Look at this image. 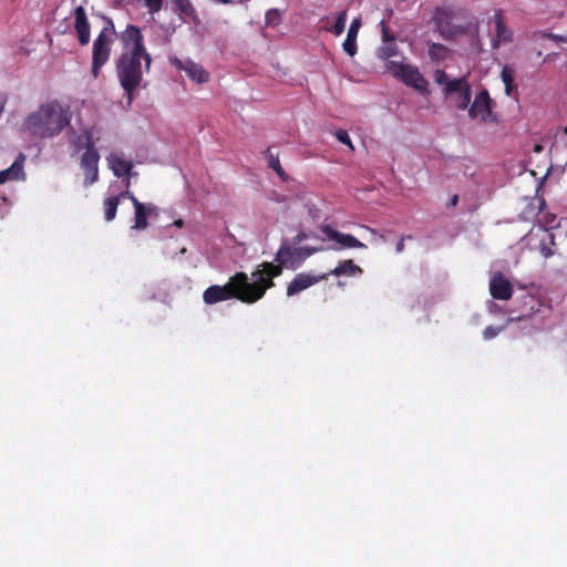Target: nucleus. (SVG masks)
Wrapping results in <instances>:
<instances>
[{"instance_id":"nucleus-1","label":"nucleus","mask_w":567,"mask_h":567,"mask_svg":"<svg viewBox=\"0 0 567 567\" xmlns=\"http://www.w3.org/2000/svg\"><path fill=\"white\" fill-rule=\"evenodd\" d=\"M118 38L123 52L116 61V75L131 104L134 91L143 79L142 60L145 62V70L150 71L152 58L145 49L144 37L136 25L128 24Z\"/></svg>"},{"instance_id":"nucleus-2","label":"nucleus","mask_w":567,"mask_h":567,"mask_svg":"<svg viewBox=\"0 0 567 567\" xmlns=\"http://www.w3.org/2000/svg\"><path fill=\"white\" fill-rule=\"evenodd\" d=\"M71 118L70 107L53 100L28 114L21 124V131L32 141L54 138L70 126Z\"/></svg>"},{"instance_id":"nucleus-3","label":"nucleus","mask_w":567,"mask_h":567,"mask_svg":"<svg viewBox=\"0 0 567 567\" xmlns=\"http://www.w3.org/2000/svg\"><path fill=\"white\" fill-rule=\"evenodd\" d=\"M282 268L272 262L265 261L260 268L252 272L255 280L249 281L247 277V286L245 289L244 303H255L260 300L266 291L275 286L274 278L280 276Z\"/></svg>"},{"instance_id":"nucleus-4","label":"nucleus","mask_w":567,"mask_h":567,"mask_svg":"<svg viewBox=\"0 0 567 567\" xmlns=\"http://www.w3.org/2000/svg\"><path fill=\"white\" fill-rule=\"evenodd\" d=\"M247 286V275L245 272H236L231 276L226 285H212L203 292V300L206 305H215L217 302L237 299L244 302L245 289Z\"/></svg>"},{"instance_id":"nucleus-5","label":"nucleus","mask_w":567,"mask_h":567,"mask_svg":"<svg viewBox=\"0 0 567 567\" xmlns=\"http://www.w3.org/2000/svg\"><path fill=\"white\" fill-rule=\"evenodd\" d=\"M116 37L115 25L111 18H104V27L93 41L92 48V74L96 79L101 68L109 61L111 48Z\"/></svg>"},{"instance_id":"nucleus-6","label":"nucleus","mask_w":567,"mask_h":567,"mask_svg":"<svg viewBox=\"0 0 567 567\" xmlns=\"http://www.w3.org/2000/svg\"><path fill=\"white\" fill-rule=\"evenodd\" d=\"M386 70L405 85L413 87L422 94H429V82L420 70L411 64L396 61H388Z\"/></svg>"},{"instance_id":"nucleus-7","label":"nucleus","mask_w":567,"mask_h":567,"mask_svg":"<svg viewBox=\"0 0 567 567\" xmlns=\"http://www.w3.org/2000/svg\"><path fill=\"white\" fill-rule=\"evenodd\" d=\"M319 251L316 247H291L290 245L284 243L277 254L275 260L278 262V266L281 268H291L296 269L299 267L307 258L312 256Z\"/></svg>"},{"instance_id":"nucleus-8","label":"nucleus","mask_w":567,"mask_h":567,"mask_svg":"<svg viewBox=\"0 0 567 567\" xmlns=\"http://www.w3.org/2000/svg\"><path fill=\"white\" fill-rule=\"evenodd\" d=\"M454 10L451 6H440L433 11L432 21L435 30L444 40L454 39L460 32L453 24Z\"/></svg>"},{"instance_id":"nucleus-9","label":"nucleus","mask_w":567,"mask_h":567,"mask_svg":"<svg viewBox=\"0 0 567 567\" xmlns=\"http://www.w3.org/2000/svg\"><path fill=\"white\" fill-rule=\"evenodd\" d=\"M85 148L86 151L83 153L81 158V167L85 173V182L87 184H93L99 178L100 155L94 147L92 132L89 130H85Z\"/></svg>"},{"instance_id":"nucleus-10","label":"nucleus","mask_w":567,"mask_h":567,"mask_svg":"<svg viewBox=\"0 0 567 567\" xmlns=\"http://www.w3.org/2000/svg\"><path fill=\"white\" fill-rule=\"evenodd\" d=\"M493 101L487 90L481 91L468 105V116L480 118L482 122H491L495 118L492 112Z\"/></svg>"},{"instance_id":"nucleus-11","label":"nucleus","mask_w":567,"mask_h":567,"mask_svg":"<svg viewBox=\"0 0 567 567\" xmlns=\"http://www.w3.org/2000/svg\"><path fill=\"white\" fill-rule=\"evenodd\" d=\"M443 93L445 96L456 94L458 110H466L471 103L472 90L466 78L453 79L449 86L444 87Z\"/></svg>"},{"instance_id":"nucleus-12","label":"nucleus","mask_w":567,"mask_h":567,"mask_svg":"<svg viewBox=\"0 0 567 567\" xmlns=\"http://www.w3.org/2000/svg\"><path fill=\"white\" fill-rule=\"evenodd\" d=\"M320 230L328 239L333 240L338 247L334 249L367 248V245L360 241L351 234H344L336 230L331 225H321Z\"/></svg>"},{"instance_id":"nucleus-13","label":"nucleus","mask_w":567,"mask_h":567,"mask_svg":"<svg viewBox=\"0 0 567 567\" xmlns=\"http://www.w3.org/2000/svg\"><path fill=\"white\" fill-rule=\"evenodd\" d=\"M171 63L178 70L186 72L187 76L196 83H206L209 81V73L198 63L192 60L182 61L174 56L171 58Z\"/></svg>"},{"instance_id":"nucleus-14","label":"nucleus","mask_w":567,"mask_h":567,"mask_svg":"<svg viewBox=\"0 0 567 567\" xmlns=\"http://www.w3.org/2000/svg\"><path fill=\"white\" fill-rule=\"evenodd\" d=\"M512 282L502 274L495 272L489 281V292L494 299L509 300L513 296Z\"/></svg>"},{"instance_id":"nucleus-15","label":"nucleus","mask_w":567,"mask_h":567,"mask_svg":"<svg viewBox=\"0 0 567 567\" xmlns=\"http://www.w3.org/2000/svg\"><path fill=\"white\" fill-rule=\"evenodd\" d=\"M74 17V29L78 35L79 43L86 45L91 39V25L86 17L85 9L82 6H78L73 10Z\"/></svg>"},{"instance_id":"nucleus-16","label":"nucleus","mask_w":567,"mask_h":567,"mask_svg":"<svg viewBox=\"0 0 567 567\" xmlns=\"http://www.w3.org/2000/svg\"><path fill=\"white\" fill-rule=\"evenodd\" d=\"M328 278V275L320 276H311L310 274L300 272L295 276L292 281L287 287V296H295L302 290L313 286L315 284L324 280Z\"/></svg>"},{"instance_id":"nucleus-17","label":"nucleus","mask_w":567,"mask_h":567,"mask_svg":"<svg viewBox=\"0 0 567 567\" xmlns=\"http://www.w3.org/2000/svg\"><path fill=\"white\" fill-rule=\"evenodd\" d=\"M130 199L132 200V204L135 208L133 228L137 230H143L147 227V216H151L153 213H155L156 207L152 205H144L132 193L130 194Z\"/></svg>"},{"instance_id":"nucleus-18","label":"nucleus","mask_w":567,"mask_h":567,"mask_svg":"<svg viewBox=\"0 0 567 567\" xmlns=\"http://www.w3.org/2000/svg\"><path fill=\"white\" fill-rule=\"evenodd\" d=\"M172 11L183 21L199 22L197 11L190 0H171Z\"/></svg>"},{"instance_id":"nucleus-19","label":"nucleus","mask_w":567,"mask_h":567,"mask_svg":"<svg viewBox=\"0 0 567 567\" xmlns=\"http://www.w3.org/2000/svg\"><path fill=\"white\" fill-rule=\"evenodd\" d=\"M23 162L24 155L20 154L9 168L0 171V184H4L10 179L23 178Z\"/></svg>"},{"instance_id":"nucleus-20","label":"nucleus","mask_w":567,"mask_h":567,"mask_svg":"<svg viewBox=\"0 0 567 567\" xmlns=\"http://www.w3.org/2000/svg\"><path fill=\"white\" fill-rule=\"evenodd\" d=\"M363 270L360 266L354 264L352 259L342 260L338 264V266L331 269L327 275L329 276H348L353 277L357 275H362Z\"/></svg>"},{"instance_id":"nucleus-21","label":"nucleus","mask_w":567,"mask_h":567,"mask_svg":"<svg viewBox=\"0 0 567 567\" xmlns=\"http://www.w3.org/2000/svg\"><path fill=\"white\" fill-rule=\"evenodd\" d=\"M496 27V39L493 40V48H497L501 42L508 43L513 39V32L504 23L501 12H496L494 16Z\"/></svg>"},{"instance_id":"nucleus-22","label":"nucleus","mask_w":567,"mask_h":567,"mask_svg":"<svg viewBox=\"0 0 567 567\" xmlns=\"http://www.w3.org/2000/svg\"><path fill=\"white\" fill-rule=\"evenodd\" d=\"M109 164L111 169L113 171V174L116 177H122L131 174L132 171V163L127 162L123 157L112 154L107 157Z\"/></svg>"},{"instance_id":"nucleus-23","label":"nucleus","mask_w":567,"mask_h":567,"mask_svg":"<svg viewBox=\"0 0 567 567\" xmlns=\"http://www.w3.org/2000/svg\"><path fill=\"white\" fill-rule=\"evenodd\" d=\"M360 25H361V23H360L359 19H354L351 22L350 28L348 30L347 38L342 44L343 50L350 56H353L357 53V37H358V31H359Z\"/></svg>"},{"instance_id":"nucleus-24","label":"nucleus","mask_w":567,"mask_h":567,"mask_svg":"<svg viewBox=\"0 0 567 567\" xmlns=\"http://www.w3.org/2000/svg\"><path fill=\"white\" fill-rule=\"evenodd\" d=\"M130 192H122L117 196H111L104 200V218L106 221H112L117 212L120 199L123 197L130 198Z\"/></svg>"},{"instance_id":"nucleus-25","label":"nucleus","mask_w":567,"mask_h":567,"mask_svg":"<svg viewBox=\"0 0 567 567\" xmlns=\"http://www.w3.org/2000/svg\"><path fill=\"white\" fill-rule=\"evenodd\" d=\"M265 156L268 161V167L274 169L282 181H285V182L288 181V175L286 174V172L284 171V168L280 164L278 154H274L271 148L268 147L265 151Z\"/></svg>"},{"instance_id":"nucleus-26","label":"nucleus","mask_w":567,"mask_h":567,"mask_svg":"<svg viewBox=\"0 0 567 567\" xmlns=\"http://www.w3.org/2000/svg\"><path fill=\"white\" fill-rule=\"evenodd\" d=\"M450 54V49L441 43L431 42L429 44V56L432 61H444Z\"/></svg>"},{"instance_id":"nucleus-27","label":"nucleus","mask_w":567,"mask_h":567,"mask_svg":"<svg viewBox=\"0 0 567 567\" xmlns=\"http://www.w3.org/2000/svg\"><path fill=\"white\" fill-rule=\"evenodd\" d=\"M501 78L505 85V93L509 96L514 90V70L511 66L505 65L502 69Z\"/></svg>"},{"instance_id":"nucleus-28","label":"nucleus","mask_w":567,"mask_h":567,"mask_svg":"<svg viewBox=\"0 0 567 567\" xmlns=\"http://www.w3.org/2000/svg\"><path fill=\"white\" fill-rule=\"evenodd\" d=\"M399 48L395 43V41L385 42L383 45L379 49V56L389 60L390 58L398 55Z\"/></svg>"},{"instance_id":"nucleus-29","label":"nucleus","mask_w":567,"mask_h":567,"mask_svg":"<svg viewBox=\"0 0 567 567\" xmlns=\"http://www.w3.org/2000/svg\"><path fill=\"white\" fill-rule=\"evenodd\" d=\"M554 245H555V236H554V234H548V240L547 241L542 240V243L539 245V251H540L542 256L545 258L551 257L555 252L550 248V246H554Z\"/></svg>"},{"instance_id":"nucleus-30","label":"nucleus","mask_w":567,"mask_h":567,"mask_svg":"<svg viewBox=\"0 0 567 567\" xmlns=\"http://www.w3.org/2000/svg\"><path fill=\"white\" fill-rule=\"evenodd\" d=\"M347 23V10L340 12L334 21L332 29L330 30L336 35L343 33Z\"/></svg>"},{"instance_id":"nucleus-31","label":"nucleus","mask_w":567,"mask_h":567,"mask_svg":"<svg viewBox=\"0 0 567 567\" xmlns=\"http://www.w3.org/2000/svg\"><path fill=\"white\" fill-rule=\"evenodd\" d=\"M266 24L270 27H276L280 23L281 17L277 9H270L266 12L265 16Z\"/></svg>"},{"instance_id":"nucleus-32","label":"nucleus","mask_w":567,"mask_h":567,"mask_svg":"<svg viewBox=\"0 0 567 567\" xmlns=\"http://www.w3.org/2000/svg\"><path fill=\"white\" fill-rule=\"evenodd\" d=\"M334 135H336V138L340 143L349 146V148L351 151H354V146H353V144L351 142V138H350V136H349V134H348V132L346 130H338Z\"/></svg>"},{"instance_id":"nucleus-33","label":"nucleus","mask_w":567,"mask_h":567,"mask_svg":"<svg viewBox=\"0 0 567 567\" xmlns=\"http://www.w3.org/2000/svg\"><path fill=\"white\" fill-rule=\"evenodd\" d=\"M434 81L439 84V85H444V87H447L449 86V83L452 82V80L449 79V75L445 71L443 70H436L434 72Z\"/></svg>"},{"instance_id":"nucleus-34","label":"nucleus","mask_w":567,"mask_h":567,"mask_svg":"<svg viewBox=\"0 0 567 567\" xmlns=\"http://www.w3.org/2000/svg\"><path fill=\"white\" fill-rule=\"evenodd\" d=\"M144 4L148 12L154 14L161 11L163 7V0H144Z\"/></svg>"},{"instance_id":"nucleus-35","label":"nucleus","mask_w":567,"mask_h":567,"mask_svg":"<svg viewBox=\"0 0 567 567\" xmlns=\"http://www.w3.org/2000/svg\"><path fill=\"white\" fill-rule=\"evenodd\" d=\"M72 145L74 146L75 151H81L83 147H85V133L83 135H76L71 140Z\"/></svg>"},{"instance_id":"nucleus-36","label":"nucleus","mask_w":567,"mask_h":567,"mask_svg":"<svg viewBox=\"0 0 567 567\" xmlns=\"http://www.w3.org/2000/svg\"><path fill=\"white\" fill-rule=\"evenodd\" d=\"M499 330L501 329L497 327H493V326L486 327L483 331L484 339L489 340V339L495 338L499 333Z\"/></svg>"},{"instance_id":"nucleus-37","label":"nucleus","mask_w":567,"mask_h":567,"mask_svg":"<svg viewBox=\"0 0 567 567\" xmlns=\"http://www.w3.org/2000/svg\"><path fill=\"white\" fill-rule=\"evenodd\" d=\"M381 25H382V40H383V43L395 41L394 35L389 32L384 21H381Z\"/></svg>"},{"instance_id":"nucleus-38","label":"nucleus","mask_w":567,"mask_h":567,"mask_svg":"<svg viewBox=\"0 0 567 567\" xmlns=\"http://www.w3.org/2000/svg\"><path fill=\"white\" fill-rule=\"evenodd\" d=\"M412 238H413V237H412L411 235L402 236V237L400 238V240L396 243L395 251H396L398 254H401V252L404 250V247H405V245H404V240H405V239H410V240H411Z\"/></svg>"},{"instance_id":"nucleus-39","label":"nucleus","mask_w":567,"mask_h":567,"mask_svg":"<svg viewBox=\"0 0 567 567\" xmlns=\"http://www.w3.org/2000/svg\"><path fill=\"white\" fill-rule=\"evenodd\" d=\"M549 39L556 43H566L567 42V35L561 34H549ZM567 52V47H566Z\"/></svg>"},{"instance_id":"nucleus-40","label":"nucleus","mask_w":567,"mask_h":567,"mask_svg":"<svg viewBox=\"0 0 567 567\" xmlns=\"http://www.w3.org/2000/svg\"><path fill=\"white\" fill-rule=\"evenodd\" d=\"M458 203V196L457 195H453L450 199V203H449V206H456Z\"/></svg>"},{"instance_id":"nucleus-41","label":"nucleus","mask_w":567,"mask_h":567,"mask_svg":"<svg viewBox=\"0 0 567 567\" xmlns=\"http://www.w3.org/2000/svg\"><path fill=\"white\" fill-rule=\"evenodd\" d=\"M305 238H307V235L305 233H300L296 236L295 238V241L296 243H300L301 240H303Z\"/></svg>"},{"instance_id":"nucleus-42","label":"nucleus","mask_w":567,"mask_h":567,"mask_svg":"<svg viewBox=\"0 0 567 567\" xmlns=\"http://www.w3.org/2000/svg\"><path fill=\"white\" fill-rule=\"evenodd\" d=\"M177 227H182L183 226V220L182 219H178L174 223Z\"/></svg>"},{"instance_id":"nucleus-43","label":"nucleus","mask_w":567,"mask_h":567,"mask_svg":"<svg viewBox=\"0 0 567 567\" xmlns=\"http://www.w3.org/2000/svg\"><path fill=\"white\" fill-rule=\"evenodd\" d=\"M542 150H543V147L540 145H536L535 148H534V151L536 153H539Z\"/></svg>"},{"instance_id":"nucleus-44","label":"nucleus","mask_w":567,"mask_h":567,"mask_svg":"<svg viewBox=\"0 0 567 567\" xmlns=\"http://www.w3.org/2000/svg\"><path fill=\"white\" fill-rule=\"evenodd\" d=\"M565 134L567 135V126L564 128Z\"/></svg>"}]
</instances>
